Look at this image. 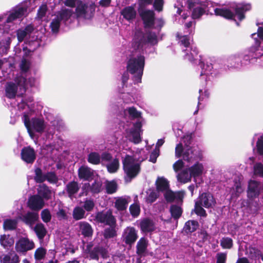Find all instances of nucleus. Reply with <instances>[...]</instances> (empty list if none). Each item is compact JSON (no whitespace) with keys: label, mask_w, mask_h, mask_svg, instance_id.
Segmentation results:
<instances>
[{"label":"nucleus","mask_w":263,"mask_h":263,"mask_svg":"<svg viewBox=\"0 0 263 263\" xmlns=\"http://www.w3.org/2000/svg\"><path fill=\"white\" fill-rule=\"evenodd\" d=\"M157 42L158 38L156 33L152 31L144 33L137 29L135 32L132 42L124 51L123 54L128 59L127 71L122 74V88L119 89V92L122 95V99L125 103L135 101L136 89L132 85L128 86L126 84L129 78L128 72L133 75V80L135 84L141 82L145 65L143 48L147 44L154 45Z\"/></svg>","instance_id":"nucleus-1"},{"label":"nucleus","mask_w":263,"mask_h":263,"mask_svg":"<svg viewBox=\"0 0 263 263\" xmlns=\"http://www.w3.org/2000/svg\"><path fill=\"white\" fill-rule=\"evenodd\" d=\"M189 9L192 11L193 19H199L204 14L222 16L228 19L235 20L236 16L240 21L245 18V13L251 9L249 4H236L231 3L228 5L217 8L211 1L208 0H196L190 2Z\"/></svg>","instance_id":"nucleus-2"},{"label":"nucleus","mask_w":263,"mask_h":263,"mask_svg":"<svg viewBox=\"0 0 263 263\" xmlns=\"http://www.w3.org/2000/svg\"><path fill=\"white\" fill-rule=\"evenodd\" d=\"M192 135H184L181 142L176 145L175 148V156L177 158L182 157L186 162L192 163L191 166L187 167L191 173L195 181L196 178L202 176L204 172V166L199 161L202 160V152L198 147L194 146L192 144Z\"/></svg>","instance_id":"nucleus-3"},{"label":"nucleus","mask_w":263,"mask_h":263,"mask_svg":"<svg viewBox=\"0 0 263 263\" xmlns=\"http://www.w3.org/2000/svg\"><path fill=\"white\" fill-rule=\"evenodd\" d=\"M95 10L93 4L90 5L83 3L82 1L79 3L75 9V12L72 9L63 8L57 12L50 24V27L53 33H57L62 24L68 25L72 21L75 16L85 19L90 18Z\"/></svg>","instance_id":"nucleus-4"},{"label":"nucleus","mask_w":263,"mask_h":263,"mask_svg":"<svg viewBox=\"0 0 263 263\" xmlns=\"http://www.w3.org/2000/svg\"><path fill=\"white\" fill-rule=\"evenodd\" d=\"M122 117L120 127L125 130L126 138L130 141L137 144L141 142L142 122L143 119L141 112L134 107L125 109L121 114Z\"/></svg>","instance_id":"nucleus-5"},{"label":"nucleus","mask_w":263,"mask_h":263,"mask_svg":"<svg viewBox=\"0 0 263 263\" xmlns=\"http://www.w3.org/2000/svg\"><path fill=\"white\" fill-rule=\"evenodd\" d=\"M35 106L37 104L33 102V99L32 96L25 97L21 99L20 102L18 103L17 107L19 110H24L23 120L24 124L27 129L28 132L31 136L33 130L38 133H42L45 128V124L44 120L41 118H32L30 120V117L33 114H36Z\"/></svg>","instance_id":"nucleus-6"},{"label":"nucleus","mask_w":263,"mask_h":263,"mask_svg":"<svg viewBox=\"0 0 263 263\" xmlns=\"http://www.w3.org/2000/svg\"><path fill=\"white\" fill-rule=\"evenodd\" d=\"M34 0H26L13 7L9 12L6 20L4 21L6 15H0V30L3 32H8L11 27H14L16 21H21L27 15V11L31 2Z\"/></svg>","instance_id":"nucleus-7"},{"label":"nucleus","mask_w":263,"mask_h":263,"mask_svg":"<svg viewBox=\"0 0 263 263\" xmlns=\"http://www.w3.org/2000/svg\"><path fill=\"white\" fill-rule=\"evenodd\" d=\"M193 24H195V22L192 21L186 23L185 25V34L183 35L181 33H178L177 37L179 40L180 45L185 48V49L182 48V51L185 53L183 55L184 59L193 64H195L196 61L198 60V51L196 47L191 44L192 35L194 33V30L192 27Z\"/></svg>","instance_id":"nucleus-8"},{"label":"nucleus","mask_w":263,"mask_h":263,"mask_svg":"<svg viewBox=\"0 0 263 263\" xmlns=\"http://www.w3.org/2000/svg\"><path fill=\"white\" fill-rule=\"evenodd\" d=\"M251 35L255 40V45L241 53L243 67L254 64L263 54L259 52L263 48L260 45L263 42V27H259L257 32Z\"/></svg>","instance_id":"nucleus-9"},{"label":"nucleus","mask_w":263,"mask_h":263,"mask_svg":"<svg viewBox=\"0 0 263 263\" xmlns=\"http://www.w3.org/2000/svg\"><path fill=\"white\" fill-rule=\"evenodd\" d=\"M17 36L19 43L24 41L25 45L22 46L24 54L33 52L40 46V41L35 35L34 28L31 25L27 26L24 29L18 30Z\"/></svg>","instance_id":"nucleus-10"},{"label":"nucleus","mask_w":263,"mask_h":263,"mask_svg":"<svg viewBox=\"0 0 263 263\" xmlns=\"http://www.w3.org/2000/svg\"><path fill=\"white\" fill-rule=\"evenodd\" d=\"M199 65L201 69L200 78L201 80L205 81L206 85H208L212 79L221 73L223 69H225L222 65L216 62L212 64H209L208 62L205 64L200 62Z\"/></svg>","instance_id":"nucleus-11"},{"label":"nucleus","mask_w":263,"mask_h":263,"mask_svg":"<svg viewBox=\"0 0 263 263\" xmlns=\"http://www.w3.org/2000/svg\"><path fill=\"white\" fill-rule=\"evenodd\" d=\"M216 203V199L212 194L203 193L196 199L194 211L198 216L205 217L207 214L203 207L206 209L213 208Z\"/></svg>","instance_id":"nucleus-12"},{"label":"nucleus","mask_w":263,"mask_h":263,"mask_svg":"<svg viewBox=\"0 0 263 263\" xmlns=\"http://www.w3.org/2000/svg\"><path fill=\"white\" fill-rule=\"evenodd\" d=\"M123 167L125 173L124 180L126 182H130L140 171V163L129 155H126L123 160Z\"/></svg>","instance_id":"nucleus-13"},{"label":"nucleus","mask_w":263,"mask_h":263,"mask_svg":"<svg viewBox=\"0 0 263 263\" xmlns=\"http://www.w3.org/2000/svg\"><path fill=\"white\" fill-rule=\"evenodd\" d=\"M25 80L23 77L16 76L14 79V82H8L6 86V96L11 99L14 98L16 95L21 96L25 92L24 85Z\"/></svg>","instance_id":"nucleus-14"},{"label":"nucleus","mask_w":263,"mask_h":263,"mask_svg":"<svg viewBox=\"0 0 263 263\" xmlns=\"http://www.w3.org/2000/svg\"><path fill=\"white\" fill-rule=\"evenodd\" d=\"M30 67V62L27 60L23 59L20 64V73L17 76V77H23L25 81L23 85H24L25 87V91L28 87H35L39 84L38 80L34 77H31L27 78Z\"/></svg>","instance_id":"nucleus-15"},{"label":"nucleus","mask_w":263,"mask_h":263,"mask_svg":"<svg viewBox=\"0 0 263 263\" xmlns=\"http://www.w3.org/2000/svg\"><path fill=\"white\" fill-rule=\"evenodd\" d=\"M140 15L146 27H153L159 31L164 24L162 19H155L154 12L153 10L140 11Z\"/></svg>","instance_id":"nucleus-16"},{"label":"nucleus","mask_w":263,"mask_h":263,"mask_svg":"<svg viewBox=\"0 0 263 263\" xmlns=\"http://www.w3.org/2000/svg\"><path fill=\"white\" fill-rule=\"evenodd\" d=\"M35 248V244L33 240L29 239L27 237H21L17 241L15 245L16 251L23 255H25L26 253Z\"/></svg>","instance_id":"nucleus-17"},{"label":"nucleus","mask_w":263,"mask_h":263,"mask_svg":"<svg viewBox=\"0 0 263 263\" xmlns=\"http://www.w3.org/2000/svg\"><path fill=\"white\" fill-rule=\"evenodd\" d=\"M96 220L109 226L116 225V220L110 210L98 212L95 216Z\"/></svg>","instance_id":"nucleus-18"},{"label":"nucleus","mask_w":263,"mask_h":263,"mask_svg":"<svg viewBox=\"0 0 263 263\" xmlns=\"http://www.w3.org/2000/svg\"><path fill=\"white\" fill-rule=\"evenodd\" d=\"M262 190V184L255 180H250L249 182L247 191L248 197L249 200L252 201L257 198Z\"/></svg>","instance_id":"nucleus-19"},{"label":"nucleus","mask_w":263,"mask_h":263,"mask_svg":"<svg viewBox=\"0 0 263 263\" xmlns=\"http://www.w3.org/2000/svg\"><path fill=\"white\" fill-rule=\"evenodd\" d=\"M78 177L80 180L91 181L95 176V171L87 165L81 166L78 171Z\"/></svg>","instance_id":"nucleus-20"},{"label":"nucleus","mask_w":263,"mask_h":263,"mask_svg":"<svg viewBox=\"0 0 263 263\" xmlns=\"http://www.w3.org/2000/svg\"><path fill=\"white\" fill-rule=\"evenodd\" d=\"M123 241L128 245L133 244L138 238L137 232L133 227H127L122 234Z\"/></svg>","instance_id":"nucleus-21"},{"label":"nucleus","mask_w":263,"mask_h":263,"mask_svg":"<svg viewBox=\"0 0 263 263\" xmlns=\"http://www.w3.org/2000/svg\"><path fill=\"white\" fill-rule=\"evenodd\" d=\"M22 159L26 163L32 164L36 159L34 149L30 146L24 147L21 150Z\"/></svg>","instance_id":"nucleus-22"},{"label":"nucleus","mask_w":263,"mask_h":263,"mask_svg":"<svg viewBox=\"0 0 263 263\" xmlns=\"http://www.w3.org/2000/svg\"><path fill=\"white\" fill-rule=\"evenodd\" d=\"M121 14L123 18L127 21L129 23H132L136 18L137 15L136 5L135 4L124 7L121 11Z\"/></svg>","instance_id":"nucleus-23"},{"label":"nucleus","mask_w":263,"mask_h":263,"mask_svg":"<svg viewBox=\"0 0 263 263\" xmlns=\"http://www.w3.org/2000/svg\"><path fill=\"white\" fill-rule=\"evenodd\" d=\"M227 67L229 68L236 69L243 68L241 53L230 56L227 60Z\"/></svg>","instance_id":"nucleus-24"},{"label":"nucleus","mask_w":263,"mask_h":263,"mask_svg":"<svg viewBox=\"0 0 263 263\" xmlns=\"http://www.w3.org/2000/svg\"><path fill=\"white\" fill-rule=\"evenodd\" d=\"M28 204L31 210L39 211L44 206V201L39 195H35L29 198Z\"/></svg>","instance_id":"nucleus-25"},{"label":"nucleus","mask_w":263,"mask_h":263,"mask_svg":"<svg viewBox=\"0 0 263 263\" xmlns=\"http://www.w3.org/2000/svg\"><path fill=\"white\" fill-rule=\"evenodd\" d=\"M90 257L91 259L98 260L99 256H101L103 258H107L108 257V253L107 250L100 246H96L90 251Z\"/></svg>","instance_id":"nucleus-26"},{"label":"nucleus","mask_w":263,"mask_h":263,"mask_svg":"<svg viewBox=\"0 0 263 263\" xmlns=\"http://www.w3.org/2000/svg\"><path fill=\"white\" fill-rule=\"evenodd\" d=\"M39 215L35 212H28L21 216L20 219L26 224L31 227L37 220Z\"/></svg>","instance_id":"nucleus-27"},{"label":"nucleus","mask_w":263,"mask_h":263,"mask_svg":"<svg viewBox=\"0 0 263 263\" xmlns=\"http://www.w3.org/2000/svg\"><path fill=\"white\" fill-rule=\"evenodd\" d=\"M148 241L144 237L141 238L136 246V253L140 258L146 256L147 250Z\"/></svg>","instance_id":"nucleus-28"},{"label":"nucleus","mask_w":263,"mask_h":263,"mask_svg":"<svg viewBox=\"0 0 263 263\" xmlns=\"http://www.w3.org/2000/svg\"><path fill=\"white\" fill-rule=\"evenodd\" d=\"M139 224L141 231L145 233L152 232L155 229L153 221L149 218L140 220Z\"/></svg>","instance_id":"nucleus-29"},{"label":"nucleus","mask_w":263,"mask_h":263,"mask_svg":"<svg viewBox=\"0 0 263 263\" xmlns=\"http://www.w3.org/2000/svg\"><path fill=\"white\" fill-rule=\"evenodd\" d=\"M79 189V183L74 181L69 182L66 186V190L68 197L72 200L74 198H77L76 195Z\"/></svg>","instance_id":"nucleus-30"},{"label":"nucleus","mask_w":263,"mask_h":263,"mask_svg":"<svg viewBox=\"0 0 263 263\" xmlns=\"http://www.w3.org/2000/svg\"><path fill=\"white\" fill-rule=\"evenodd\" d=\"M240 180L241 176L234 180V184L231 190L232 198H237L243 192Z\"/></svg>","instance_id":"nucleus-31"},{"label":"nucleus","mask_w":263,"mask_h":263,"mask_svg":"<svg viewBox=\"0 0 263 263\" xmlns=\"http://www.w3.org/2000/svg\"><path fill=\"white\" fill-rule=\"evenodd\" d=\"M130 200L128 196L118 197L115 202V208L119 211H124L126 209Z\"/></svg>","instance_id":"nucleus-32"},{"label":"nucleus","mask_w":263,"mask_h":263,"mask_svg":"<svg viewBox=\"0 0 263 263\" xmlns=\"http://www.w3.org/2000/svg\"><path fill=\"white\" fill-rule=\"evenodd\" d=\"M192 177L193 176L188 168L183 169L177 175V180L182 183L191 181Z\"/></svg>","instance_id":"nucleus-33"},{"label":"nucleus","mask_w":263,"mask_h":263,"mask_svg":"<svg viewBox=\"0 0 263 263\" xmlns=\"http://www.w3.org/2000/svg\"><path fill=\"white\" fill-rule=\"evenodd\" d=\"M78 226L79 231L84 236L89 237L92 235L93 230L91 226L88 222L85 221L80 222Z\"/></svg>","instance_id":"nucleus-34"},{"label":"nucleus","mask_w":263,"mask_h":263,"mask_svg":"<svg viewBox=\"0 0 263 263\" xmlns=\"http://www.w3.org/2000/svg\"><path fill=\"white\" fill-rule=\"evenodd\" d=\"M157 191L163 192L169 187V182L163 177H159L156 181Z\"/></svg>","instance_id":"nucleus-35"},{"label":"nucleus","mask_w":263,"mask_h":263,"mask_svg":"<svg viewBox=\"0 0 263 263\" xmlns=\"http://www.w3.org/2000/svg\"><path fill=\"white\" fill-rule=\"evenodd\" d=\"M37 193L38 195L40 197L42 196L46 200L49 199L51 197V191L45 184H42L39 185Z\"/></svg>","instance_id":"nucleus-36"},{"label":"nucleus","mask_w":263,"mask_h":263,"mask_svg":"<svg viewBox=\"0 0 263 263\" xmlns=\"http://www.w3.org/2000/svg\"><path fill=\"white\" fill-rule=\"evenodd\" d=\"M34 231L40 241H42L47 234V230L42 223H37L34 228Z\"/></svg>","instance_id":"nucleus-37"},{"label":"nucleus","mask_w":263,"mask_h":263,"mask_svg":"<svg viewBox=\"0 0 263 263\" xmlns=\"http://www.w3.org/2000/svg\"><path fill=\"white\" fill-rule=\"evenodd\" d=\"M198 222L196 220H189L185 222L183 228L184 231L190 233L195 231L198 228Z\"/></svg>","instance_id":"nucleus-38"},{"label":"nucleus","mask_w":263,"mask_h":263,"mask_svg":"<svg viewBox=\"0 0 263 263\" xmlns=\"http://www.w3.org/2000/svg\"><path fill=\"white\" fill-rule=\"evenodd\" d=\"M107 171L110 173H116L119 167V161L117 158H114L106 165Z\"/></svg>","instance_id":"nucleus-39"},{"label":"nucleus","mask_w":263,"mask_h":263,"mask_svg":"<svg viewBox=\"0 0 263 263\" xmlns=\"http://www.w3.org/2000/svg\"><path fill=\"white\" fill-rule=\"evenodd\" d=\"M87 161L92 164H99L101 163V156L97 152H91L88 155Z\"/></svg>","instance_id":"nucleus-40"},{"label":"nucleus","mask_w":263,"mask_h":263,"mask_svg":"<svg viewBox=\"0 0 263 263\" xmlns=\"http://www.w3.org/2000/svg\"><path fill=\"white\" fill-rule=\"evenodd\" d=\"M91 193L92 195L99 194L102 190V183L99 179H95L94 182L90 184Z\"/></svg>","instance_id":"nucleus-41"},{"label":"nucleus","mask_w":263,"mask_h":263,"mask_svg":"<svg viewBox=\"0 0 263 263\" xmlns=\"http://www.w3.org/2000/svg\"><path fill=\"white\" fill-rule=\"evenodd\" d=\"M19 257L15 253H11L5 255L3 260V263H18Z\"/></svg>","instance_id":"nucleus-42"},{"label":"nucleus","mask_w":263,"mask_h":263,"mask_svg":"<svg viewBox=\"0 0 263 263\" xmlns=\"http://www.w3.org/2000/svg\"><path fill=\"white\" fill-rule=\"evenodd\" d=\"M170 212L172 216L175 219L179 218L182 213V209L177 205H172L170 208Z\"/></svg>","instance_id":"nucleus-43"},{"label":"nucleus","mask_w":263,"mask_h":263,"mask_svg":"<svg viewBox=\"0 0 263 263\" xmlns=\"http://www.w3.org/2000/svg\"><path fill=\"white\" fill-rule=\"evenodd\" d=\"M85 211L82 207L77 206L73 211V217L76 220H80L84 217Z\"/></svg>","instance_id":"nucleus-44"},{"label":"nucleus","mask_w":263,"mask_h":263,"mask_svg":"<svg viewBox=\"0 0 263 263\" xmlns=\"http://www.w3.org/2000/svg\"><path fill=\"white\" fill-rule=\"evenodd\" d=\"M34 172V179L36 182L41 183L46 180V173H43L41 168H36Z\"/></svg>","instance_id":"nucleus-45"},{"label":"nucleus","mask_w":263,"mask_h":263,"mask_svg":"<svg viewBox=\"0 0 263 263\" xmlns=\"http://www.w3.org/2000/svg\"><path fill=\"white\" fill-rule=\"evenodd\" d=\"M95 205V201L93 199L86 198L83 202L82 208L84 210L87 212H90L93 209Z\"/></svg>","instance_id":"nucleus-46"},{"label":"nucleus","mask_w":263,"mask_h":263,"mask_svg":"<svg viewBox=\"0 0 263 263\" xmlns=\"http://www.w3.org/2000/svg\"><path fill=\"white\" fill-rule=\"evenodd\" d=\"M51 124L54 129L58 131H62L65 129V124L63 121L61 119L57 118L54 120L51 121Z\"/></svg>","instance_id":"nucleus-47"},{"label":"nucleus","mask_w":263,"mask_h":263,"mask_svg":"<svg viewBox=\"0 0 263 263\" xmlns=\"http://www.w3.org/2000/svg\"><path fill=\"white\" fill-rule=\"evenodd\" d=\"M10 47V42L8 40L0 41V55L6 54Z\"/></svg>","instance_id":"nucleus-48"},{"label":"nucleus","mask_w":263,"mask_h":263,"mask_svg":"<svg viewBox=\"0 0 263 263\" xmlns=\"http://www.w3.org/2000/svg\"><path fill=\"white\" fill-rule=\"evenodd\" d=\"M158 197V192L157 190H149L147 192L146 201L147 203H153L156 201Z\"/></svg>","instance_id":"nucleus-49"},{"label":"nucleus","mask_w":263,"mask_h":263,"mask_svg":"<svg viewBox=\"0 0 263 263\" xmlns=\"http://www.w3.org/2000/svg\"><path fill=\"white\" fill-rule=\"evenodd\" d=\"M17 221L15 219H6L4 222V228L5 230H12L16 228Z\"/></svg>","instance_id":"nucleus-50"},{"label":"nucleus","mask_w":263,"mask_h":263,"mask_svg":"<svg viewBox=\"0 0 263 263\" xmlns=\"http://www.w3.org/2000/svg\"><path fill=\"white\" fill-rule=\"evenodd\" d=\"M254 174L263 178V164L261 162H257L253 166Z\"/></svg>","instance_id":"nucleus-51"},{"label":"nucleus","mask_w":263,"mask_h":263,"mask_svg":"<svg viewBox=\"0 0 263 263\" xmlns=\"http://www.w3.org/2000/svg\"><path fill=\"white\" fill-rule=\"evenodd\" d=\"M109 227V228H106L104 230V236L106 238H112L116 236V225Z\"/></svg>","instance_id":"nucleus-52"},{"label":"nucleus","mask_w":263,"mask_h":263,"mask_svg":"<svg viewBox=\"0 0 263 263\" xmlns=\"http://www.w3.org/2000/svg\"><path fill=\"white\" fill-rule=\"evenodd\" d=\"M46 254V250L43 247L37 248L34 253V258L37 260L43 259Z\"/></svg>","instance_id":"nucleus-53"},{"label":"nucleus","mask_w":263,"mask_h":263,"mask_svg":"<svg viewBox=\"0 0 263 263\" xmlns=\"http://www.w3.org/2000/svg\"><path fill=\"white\" fill-rule=\"evenodd\" d=\"M129 211L134 217H138L140 213V208L138 204L134 203L129 206Z\"/></svg>","instance_id":"nucleus-54"},{"label":"nucleus","mask_w":263,"mask_h":263,"mask_svg":"<svg viewBox=\"0 0 263 263\" xmlns=\"http://www.w3.org/2000/svg\"><path fill=\"white\" fill-rule=\"evenodd\" d=\"M89 193H91V187L89 183H85L83 184L81 187V191L79 195V197L87 196Z\"/></svg>","instance_id":"nucleus-55"},{"label":"nucleus","mask_w":263,"mask_h":263,"mask_svg":"<svg viewBox=\"0 0 263 263\" xmlns=\"http://www.w3.org/2000/svg\"><path fill=\"white\" fill-rule=\"evenodd\" d=\"M220 245L224 249H230L233 245V240L231 238L224 237L221 239Z\"/></svg>","instance_id":"nucleus-56"},{"label":"nucleus","mask_w":263,"mask_h":263,"mask_svg":"<svg viewBox=\"0 0 263 263\" xmlns=\"http://www.w3.org/2000/svg\"><path fill=\"white\" fill-rule=\"evenodd\" d=\"M117 184L114 181L108 182L106 185V192L108 194H113L117 191Z\"/></svg>","instance_id":"nucleus-57"},{"label":"nucleus","mask_w":263,"mask_h":263,"mask_svg":"<svg viewBox=\"0 0 263 263\" xmlns=\"http://www.w3.org/2000/svg\"><path fill=\"white\" fill-rule=\"evenodd\" d=\"M199 92L200 95L198 97V106H199L200 102L203 101L204 99L208 98L210 95L209 90L205 88H200L199 90Z\"/></svg>","instance_id":"nucleus-58"},{"label":"nucleus","mask_w":263,"mask_h":263,"mask_svg":"<svg viewBox=\"0 0 263 263\" xmlns=\"http://www.w3.org/2000/svg\"><path fill=\"white\" fill-rule=\"evenodd\" d=\"M163 193L164 194V198L167 201L171 202L175 200V193H174L171 191L170 190V187H168V189L166 190Z\"/></svg>","instance_id":"nucleus-59"},{"label":"nucleus","mask_w":263,"mask_h":263,"mask_svg":"<svg viewBox=\"0 0 263 263\" xmlns=\"http://www.w3.org/2000/svg\"><path fill=\"white\" fill-rule=\"evenodd\" d=\"M41 218L43 221L46 223L50 221L51 215L48 209H44L41 212Z\"/></svg>","instance_id":"nucleus-60"},{"label":"nucleus","mask_w":263,"mask_h":263,"mask_svg":"<svg viewBox=\"0 0 263 263\" xmlns=\"http://www.w3.org/2000/svg\"><path fill=\"white\" fill-rule=\"evenodd\" d=\"M256 147L258 153L260 155H263V134L258 138Z\"/></svg>","instance_id":"nucleus-61"},{"label":"nucleus","mask_w":263,"mask_h":263,"mask_svg":"<svg viewBox=\"0 0 263 263\" xmlns=\"http://www.w3.org/2000/svg\"><path fill=\"white\" fill-rule=\"evenodd\" d=\"M46 180L48 182L55 183L58 181V178L53 172H48L46 173Z\"/></svg>","instance_id":"nucleus-62"},{"label":"nucleus","mask_w":263,"mask_h":263,"mask_svg":"<svg viewBox=\"0 0 263 263\" xmlns=\"http://www.w3.org/2000/svg\"><path fill=\"white\" fill-rule=\"evenodd\" d=\"M0 242L4 248L10 247L13 243L12 240L9 239V237L6 236H2L0 238Z\"/></svg>","instance_id":"nucleus-63"},{"label":"nucleus","mask_w":263,"mask_h":263,"mask_svg":"<svg viewBox=\"0 0 263 263\" xmlns=\"http://www.w3.org/2000/svg\"><path fill=\"white\" fill-rule=\"evenodd\" d=\"M47 10V6L46 4L42 5L37 11V17L40 19H42L46 15Z\"/></svg>","instance_id":"nucleus-64"}]
</instances>
